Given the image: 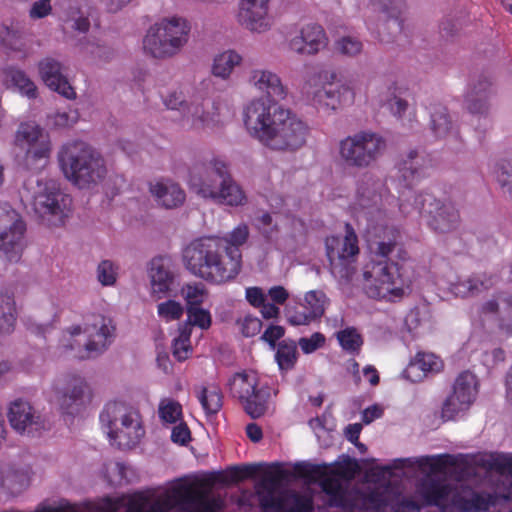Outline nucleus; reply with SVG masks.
<instances>
[{"instance_id": "obj_1", "label": "nucleus", "mask_w": 512, "mask_h": 512, "mask_svg": "<svg viewBox=\"0 0 512 512\" xmlns=\"http://www.w3.org/2000/svg\"><path fill=\"white\" fill-rule=\"evenodd\" d=\"M242 120L247 134L273 151L294 152L309 136V126L291 110L254 98L243 108Z\"/></svg>"}, {"instance_id": "obj_2", "label": "nucleus", "mask_w": 512, "mask_h": 512, "mask_svg": "<svg viewBox=\"0 0 512 512\" xmlns=\"http://www.w3.org/2000/svg\"><path fill=\"white\" fill-rule=\"evenodd\" d=\"M305 474L310 480L320 484L330 506L354 512L378 510L387 505L388 486L367 484L362 488L348 490L345 484L353 476V472L346 465H308Z\"/></svg>"}, {"instance_id": "obj_3", "label": "nucleus", "mask_w": 512, "mask_h": 512, "mask_svg": "<svg viewBox=\"0 0 512 512\" xmlns=\"http://www.w3.org/2000/svg\"><path fill=\"white\" fill-rule=\"evenodd\" d=\"M186 268L202 279L222 283L235 278L241 269L242 254L236 248L224 252L218 237L194 240L183 251Z\"/></svg>"}, {"instance_id": "obj_4", "label": "nucleus", "mask_w": 512, "mask_h": 512, "mask_svg": "<svg viewBox=\"0 0 512 512\" xmlns=\"http://www.w3.org/2000/svg\"><path fill=\"white\" fill-rule=\"evenodd\" d=\"M113 320L100 313L84 318L82 324H73L66 328L59 340L61 355L84 360L102 354L115 338Z\"/></svg>"}, {"instance_id": "obj_5", "label": "nucleus", "mask_w": 512, "mask_h": 512, "mask_svg": "<svg viewBox=\"0 0 512 512\" xmlns=\"http://www.w3.org/2000/svg\"><path fill=\"white\" fill-rule=\"evenodd\" d=\"M186 182L191 192L216 204L237 207L247 202L245 192L220 160L194 165L189 170Z\"/></svg>"}, {"instance_id": "obj_6", "label": "nucleus", "mask_w": 512, "mask_h": 512, "mask_svg": "<svg viewBox=\"0 0 512 512\" xmlns=\"http://www.w3.org/2000/svg\"><path fill=\"white\" fill-rule=\"evenodd\" d=\"M416 280L414 267L409 263L388 260L370 261L363 268V289L378 300L397 301L411 292Z\"/></svg>"}, {"instance_id": "obj_7", "label": "nucleus", "mask_w": 512, "mask_h": 512, "mask_svg": "<svg viewBox=\"0 0 512 512\" xmlns=\"http://www.w3.org/2000/svg\"><path fill=\"white\" fill-rule=\"evenodd\" d=\"M58 161L66 179L81 189L102 183L108 174L103 157L83 141L63 144L58 152Z\"/></svg>"}, {"instance_id": "obj_8", "label": "nucleus", "mask_w": 512, "mask_h": 512, "mask_svg": "<svg viewBox=\"0 0 512 512\" xmlns=\"http://www.w3.org/2000/svg\"><path fill=\"white\" fill-rule=\"evenodd\" d=\"M191 24L180 15H168L156 20L146 31L142 46L144 52L157 60L178 55L188 44Z\"/></svg>"}, {"instance_id": "obj_9", "label": "nucleus", "mask_w": 512, "mask_h": 512, "mask_svg": "<svg viewBox=\"0 0 512 512\" xmlns=\"http://www.w3.org/2000/svg\"><path fill=\"white\" fill-rule=\"evenodd\" d=\"M99 420L111 444L119 448L135 447L145 435L139 410L124 401L108 402Z\"/></svg>"}, {"instance_id": "obj_10", "label": "nucleus", "mask_w": 512, "mask_h": 512, "mask_svg": "<svg viewBox=\"0 0 512 512\" xmlns=\"http://www.w3.org/2000/svg\"><path fill=\"white\" fill-rule=\"evenodd\" d=\"M161 98L167 109L180 112L182 126L187 130L202 132L219 126L218 116L211 111L209 102L205 99L188 101L181 87L167 90Z\"/></svg>"}, {"instance_id": "obj_11", "label": "nucleus", "mask_w": 512, "mask_h": 512, "mask_svg": "<svg viewBox=\"0 0 512 512\" xmlns=\"http://www.w3.org/2000/svg\"><path fill=\"white\" fill-rule=\"evenodd\" d=\"M71 199L64 194L57 181L37 180L33 207L42 223L48 227L63 226L70 214Z\"/></svg>"}, {"instance_id": "obj_12", "label": "nucleus", "mask_w": 512, "mask_h": 512, "mask_svg": "<svg viewBox=\"0 0 512 512\" xmlns=\"http://www.w3.org/2000/svg\"><path fill=\"white\" fill-rule=\"evenodd\" d=\"M386 140L373 131H360L339 142V157L348 166L368 168L384 153Z\"/></svg>"}, {"instance_id": "obj_13", "label": "nucleus", "mask_w": 512, "mask_h": 512, "mask_svg": "<svg viewBox=\"0 0 512 512\" xmlns=\"http://www.w3.org/2000/svg\"><path fill=\"white\" fill-rule=\"evenodd\" d=\"M13 144L25 152V165L38 169L47 165L53 144L49 133L36 121L26 120L18 124Z\"/></svg>"}, {"instance_id": "obj_14", "label": "nucleus", "mask_w": 512, "mask_h": 512, "mask_svg": "<svg viewBox=\"0 0 512 512\" xmlns=\"http://www.w3.org/2000/svg\"><path fill=\"white\" fill-rule=\"evenodd\" d=\"M320 77V75L309 77L301 87L303 97L319 112L332 115L344 105L353 102L355 92L351 83H342L334 89L326 88L320 85Z\"/></svg>"}, {"instance_id": "obj_15", "label": "nucleus", "mask_w": 512, "mask_h": 512, "mask_svg": "<svg viewBox=\"0 0 512 512\" xmlns=\"http://www.w3.org/2000/svg\"><path fill=\"white\" fill-rule=\"evenodd\" d=\"M62 383L65 385L64 389L61 387V381L52 386L50 401L55 403L64 415L81 414L93 398L90 385L83 377L75 374L66 376Z\"/></svg>"}, {"instance_id": "obj_16", "label": "nucleus", "mask_w": 512, "mask_h": 512, "mask_svg": "<svg viewBox=\"0 0 512 512\" xmlns=\"http://www.w3.org/2000/svg\"><path fill=\"white\" fill-rule=\"evenodd\" d=\"M472 323L487 333L512 337V298L506 294H497L485 301L473 315Z\"/></svg>"}, {"instance_id": "obj_17", "label": "nucleus", "mask_w": 512, "mask_h": 512, "mask_svg": "<svg viewBox=\"0 0 512 512\" xmlns=\"http://www.w3.org/2000/svg\"><path fill=\"white\" fill-rule=\"evenodd\" d=\"M230 394L237 398L245 411L252 417L262 416L267 409V399L263 388L259 387L258 374L253 370H243L233 374L227 381Z\"/></svg>"}, {"instance_id": "obj_18", "label": "nucleus", "mask_w": 512, "mask_h": 512, "mask_svg": "<svg viewBox=\"0 0 512 512\" xmlns=\"http://www.w3.org/2000/svg\"><path fill=\"white\" fill-rule=\"evenodd\" d=\"M26 224L8 203H0V251L8 261L18 262L26 246Z\"/></svg>"}, {"instance_id": "obj_19", "label": "nucleus", "mask_w": 512, "mask_h": 512, "mask_svg": "<svg viewBox=\"0 0 512 512\" xmlns=\"http://www.w3.org/2000/svg\"><path fill=\"white\" fill-rule=\"evenodd\" d=\"M357 243V236L350 224L345 225L343 237L331 236L326 239L327 256L335 277L345 280L351 278L354 273L352 260L359 252Z\"/></svg>"}, {"instance_id": "obj_20", "label": "nucleus", "mask_w": 512, "mask_h": 512, "mask_svg": "<svg viewBox=\"0 0 512 512\" xmlns=\"http://www.w3.org/2000/svg\"><path fill=\"white\" fill-rule=\"evenodd\" d=\"M278 477L265 479L257 487L259 502L264 509L277 512H311V499L295 493L283 494L278 489Z\"/></svg>"}, {"instance_id": "obj_21", "label": "nucleus", "mask_w": 512, "mask_h": 512, "mask_svg": "<svg viewBox=\"0 0 512 512\" xmlns=\"http://www.w3.org/2000/svg\"><path fill=\"white\" fill-rule=\"evenodd\" d=\"M495 282V278L486 273L472 274L459 280L455 271L448 266L435 276V284L439 289L461 298L477 296L492 288Z\"/></svg>"}, {"instance_id": "obj_22", "label": "nucleus", "mask_w": 512, "mask_h": 512, "mask_svg": "<svg viewBox=\"0 0 512 512\" xmlns=\"http://www.w3.org/2000/svg\"><path fill=\"white\" fill-rule=\"evenodd\" d=\"M387 199L388 192L380 181L370 178L367 182L359 184L353 210L355 213L363 214L369 222V233L377 235V228L373 225V218L382 219Z\"/></svg>"}, {"instance_id": "obj_23", "label": "nucleus", "mask_w": 512, "mask_h": 512, "mask_svg": "<svg viewBox=\"0 0 512 512\" xmlns=\"http://www.w3.org/2000/svg\"><path fill=\"white\" fill-rule=\"evenodd\" d=\"M329 38L325 29L317 23H306L290 33L285 42L287 50L298 56H315L325 50Z\"/></svg>"}, {"instance_id": "obj_24", "label": "nucleus", "mask_w": 512, "mask_h": 512, "mask_svg": "<svg viewBox=\"0 0 512 512\" xmlns=\"http://www.w3.org/2000/svg\"><path fill=\"white\" fill-rule=\"evenodd\" d=\"M403 7L402 0H370L369 9L373 13H378V19L377 23L368 20V29L376 33L381 40L400 33Z\"/></svg>"}, {"instance_id": "obj_25", "label": "nucleus", "mask_w": 512, "mask_h": 512, "mask_svg": "<svg viewBox=\"0 0 512 512\" xmlns=\"http://www.w3.org/2000/svg\"><path fill=\"white\" fill-rule=\"evenodd\" d=\"M476 376L471 372L461 373L455 380L453 391L443 405V417L454 419L470 408L478 393Z\"/></svg>"}, {"instance_id": "obj_26", "label": "nucleus", "mask_w": 512, "mask_h": 512, "mask_svg": "<svg viewBox=\"0 0 512 512\" xmlns=\"http://www.w3.org/2000/svg\"><path fill=\"white\" fill-rule=\"evenodd\" d=\"M270 0H239L238 21L252 33L268 32L273 26Z\"/></svg>"}, {"instance_id": "obj_27", "label": "nucleus", "mask_w": 512, "mask_h": 512, "mask_svg": "<svg viewBox=\"0 0 512 512\" xmlns=\"http://www.w3.org/2000/svg\"><path fill=\"white\" fill-rule=\"evenodd\" d=\"M37 70L40 79L49 89L69 100L76 98V92L64 75L63 65L59 60L50 56L44 57L37 63Z\"/></svg>"}, {"instance_id": "obj_28", "label": "nucleus", "mask_w": 512, "mask_h": 512, "mask_svg": "<svg viewBox=\"0 0 512 512\" xmlns=\"http://www.w3.org/2000/svg\"><path fill=\"white\" fill-rule=\"evenodd\" d=\"M7 416L11 427L20 434L32 435L43 427L40 414L23 399L10 403Z\"/></svg>"}, {"instance_id": "obj_29", "label": "nucleus", "mask_w": 512, "mask_h": 512, "mask_svg": "<svg viewBox=\"0 0 512 512\" xmlns=\"http://www.w3.org/2000/svg\"><path fill=\"white\" fill-rule=\"evenodd\" d=\"M436 207L437 199L429 192L406 188L399 193L398 209L405 217L420 216L424 220Z\"/></svg>"}, {"instance_id": "obj_30", "label": "nucleus", "mask_w": 512, "mask_h": 512, "mask_svg": "<svg viewBox=\"0 0 512 512\" xmlns=\"http://www.w3.org/2000/svg\"><path fill=\"white\" fill-rule=\"evenodd\" d=\"M327 304L328 298L323 291H308L301 303L305 311H287V320L293 326L309 325L323 316Z\"/></svg>"}, {"instance_id": "obj_31", "label": "nucleus", "mask_w": 512, "mask_h": 512, "mask_svg": "<svg viewBox=\"0 0 512 512\" xmlns=\"http://www.w3.org/2000/svg\"><path fill=\"white\" fill-rule=\"evenodd\" d=\"M149 192L156 204L165 209L181 207L186 200V192L171 178H159L149 183Z\"/></svg>"}, {"instance_id": "obj_32", "label": "nucleus", "mask_w": 512, "mask_h": 512, "mask_svg": "<svg viewBox=\"0 0 512 512\" xmlns=\"http://www.w3.org/2000/svg\"><path fill=\"white\" fill-rule=\"evenodd\" d=\"M248 82L251 87L264 93L268 98L284 100L288 88L281 77L270 69L256 68L250 71Z\"/></svg>"}, {"instance_id": "obj_33", "label": "nucleus", "mask_w": 512, "mask_h": 512, "mask_svg": "<svg viewBox=\"0 0 512 512\" xmlns=\"http://www.w3.org/2000/svg\"><path fill=\"white\" fill-rule=\"evenodd\" d=\"M459 214L451 203L437 199V207L431 213H427L424 222L429 229L437 234H445L453 231L458 224Z\"/></svg>"}, {"instance_id": "obj_34", "label": "nucleus", "mask_w": 512, "mask_h": 512, "mask_svg": "<svg viewBox=\"0 0 512 512\" xmlns=\"http://www.w3.org/2000/svg\"><path fill=\"white\" fill-rule=\"evenodd\" d=\"M431 161L417 150L408 151L398 163L400 177L409 185L419 181L428 174Z\"/></svg>"}, {"instance_id": "obj_35", "label": "nucleus", "mask_w": 512, "mask_h": 512, "mask_svg": "<svg viewBox=\"0 0 512 512\" xmlns=\"http://www.w3.org/2000/svg\"><path fill=\"white\" fill-rule=\"evenodd\" d=\"M443 369V361L434 353L418 352L405 370L406 377L419 382L429 374L439 373Z\"/></svg>"}, {"instance_id": "obj_36", "label": "nucleus", "mask_w": 512, "mask_h": 512, "mask_svg": "<svg viewBox=\"0 0 512 512\" xmlns=\"http://www.w3.org/2000/svg\"><path fill=\"white\" fill-rule=\"evenodd\" d=\"M151 294L157 299L164 298L174 281V275L165 259L156 258L151 261L149 269Z\"/></svg>"}, {"instance_id": "obj_37", "label": "nucleus", "mask_w": 512, "mask_h": 512, "mask_svg": "<svg viewBox=\"0 0 512 512\" xmlns=\"http://www.w3.org/2000/svg\"><path fill=\"white\" fill-rule=\"evenodd\" d=\"M3 85L29 99L37 97V86L32 79L20 68L8 66L2 70Z\"/></svg>"}, {"instance_id": "obj_38", "label": "nucleus", "mask_w": 512, "mask_h": 512, "mask_svg": "<svg viewBox=\"0 0 512 512\" xmlns=\"http://www.w3.org/2000/svg\"><path fill=\"white\" fill-rule=\"evenodd\" d=\"M429 128L437 139H446L457 134V127L447 107L435 104L430 110Z\"/></svg>"}, {"instance_id": "obj_39", "label": "nucleus", "mask_w": 512, "mask_h": 512, "mask_svg": "<svg viewBox=\"0 0 512 512\" xmlns=\"http://www.w3.org/2000/svg\"><path fill=\"white\" fill-rule=\"evenodd\" d=\"M242 56L235 50H225L215 55L211 66V73L216 78L228 80L234 69L241 65Z\"/></svg>"}, {"instance_id": "obj_40", "label": "nucleus", "mask_w": 512, "mask_h": 512, "mask_svg": "<svg viewBox=\"0 0 512 512\" xmlns=\"http://www.w3.org/2000/svg\"><path fill=\"white\" fill-rule=\"evenodd\" d=\"M17 309L13 294L8 290L0 291V334H11L16 326Z\"/></svg>"}, {"instance_id": "obj_41", "label": "nucleus", "mask_w": 512, "mask_h": 512, "mask_svg": "<svg viewBox=\"0 0 512 512\" xmlns=\"http://www.w3.org/2000/svg\"><path fill=\"white\" fill-rule=\"evenodd\" d=\"M0 43L7 49L28 56L27 45L23 33L14 23H0Z\"/></svg>"}, {"instance_id": "obj_42", "label": "nucleus", "mask_w": 512, "mask_h": 512, "mask_svg": "<svg viewBox=\"0 0 512 512\" xmlns=\"http://www.w3.org/2000/svg\"><path fill=\"white\" fill-rule=\"evenodd\" d=\"M452 457L449 455L421 456L399 460L408 466H415L428 475L442 472L448 464H451Z\"/></svg>"}, {"instance_id": "obj_43", "label": "nucleus", "mask_w": 512, "mask_h": 512, "mask_svg": "<svg viewBox=\"0 0 512 512\" xmlns=\"http://www.w3.org/2000/svg\"><path fill=\"white\" fill-rule=\"evenodd\" d=\"M191 333L192 328L188 324H181L179 326L178 335L172 342V352L178 361H184L192 354Z\"/></svg>"}, {"instance_id": "obj_44", "label": "nucleus", "mask_w": 512, "mask_h": 512, "mask_svg": "<svg viewBox=\"0 0 512 512\" xmlns=\"http://www.w3.org/2000/svg\"><path fill=\"white\" fill-rule=\"evenodd\" d=\"M158 416L164 425L177 424L183 420L182 405L175 399L162 398L158 405Z\"/></svg>"}, {"instance_id": "obj_45", "label": "nucleus", "mask_w": 512, "mask_h": 512, "mask_svg": "<svg viewBox=\"0 0 512 512\" xmlns=\"http://www.w3.org/2000/svg\"><path fill=\"white\" fill-rule=\"evenodd\" d=\"M80 118L79 111L74 108L67 110H58L47 115V125L56 130L69 129L78 123Z\"/></svg>"}, {"instance_id": "obj_46", "label": "nucleus", "mask_w": 512, "mask_h": 512, "mask_svg": "<svg viewBox=\"0 0 512 512\" xmlns=\"http://www.w3.org/2000/svg\"><path fill=\"white\" fill-rule=\"evenodd\" d=\"M120 276V266L110 259L101 260L96 267V279L104 287L116 285Z\"/></svg>"}, {"instance_id": "obj_47", "label": "nucleus", "mask_w": 512, "mask_h": 512, "mask_svg": "<svg viewBox=\"0 0 512 512\" xmlns=\"http://www.w3.org/2000/svg\"><path fill=\"white\" fill-rule=\"evenodd\" d=\"M275 360L281 371L292 369L297 361V346L292 341H282L279 343Z\"/></svg>"}, {"instance_id": "obj_48", "label": "nucleus", "mask_w": 512, "mask_h": 512, "mask_svg": "<svg viewBox=\"0 0 512 512\" xmlns=\"http://www.w3.org/2000/svg\"><path fill=\"white\" fill-rule=\"evenodd\" d=\"M197 397L208 415L216 414L222 407V396L217 387H203Z\"/></svg>"}, {"instance_id": "obj_49", "label": "nucleus", "mask_w": 512, "mask_h": 512, "mask_svg": "<svg viewBox=\"0 0 512 512\" xmlns=\"http://www.w3.org/2000/svg\"><path fill=\"white\" fill-rule=\"evenodd\" d=\"M180 293L186 302L187 309L200 307L208 297V292L202 283L186 284L181 288Z\"/></svg>"}, {"instance_id": "obj_50", "label": "nucleus", "mask_w": 512, "mask_h": 512, "mask_svg": "<svg viewBox=\"0 0 512 512\" xmlns=\"http://www.w3.org/2000/svg\"><path fill=\"white\" fill-rule=\"evenodd\" d=\"M383 105L398 120H403L410 110L408 101L397 94L395 89H389L386 97L383 99Z\"/></svg>"}, {"instance_id": "obj_51", "label": "nucleus", "mask_w": 512, "mask_h": 512, "mask_svg": "<svg viewBox=\"0 0 512 512\" xmlns=\"http://www.w3.org/2000/svg\"><path fill=\"white\" fill-rule=\"evenodd\" d=\"M493 175L502 193L512 199V164L507 161L496 163Z\"/></svg>"}, {"instance_id": "obj_52", "label": "nucleus", "mask_w": 512, "mask_h": 512, "mask_svg": "<svg viewBox=\"0 0 512 512\" xmlns=\"http://www.w3.org/2000/svg\"><path fill=\"white\" fill-rule=\"evenodd\" d=\"M335 51L345 57L355 58L363 51V43L357 37L343 36L335 41Z\"/></svg>"}, {"instance_id": "obj_53", "label": "nucleus", "mask_w": 512, "mask_h": 512, "mask_svg": "<svg viewBox=\"0 0 512 512\" xmlns=\"http://www.w3.org/2000/svg\"><path fill=\"white\" fill-rule=\"evenodd\" d=\"M249 236V230L247 225L240 224L235 227L226 237L219 238L224 245V252L227 255V251L236 248L240 251L239 247L243 245Z\"/></svg>"}, {"instance_id": "obj_54", "label": "nucleus", "mask_w": 512, "mask_h": 512, "mask_svg": "<svg viewBox=\"0 0 512 512\" xmlns=\"http://www.w3.org/2000/svg\"><path fill=\"white\" fill-rule=\"evenodd\" d=\"M63 21L69 28L80 34H86L91 26L89 18L82 15L77 7L71 8V11L64 16Z\"/></svg>"}, {"instance_id": "obj_55", "label": "nucleus", "mask_w": 512, "mask_h": 512, "mask_svg": "<svg viewBox=\"0 0 512 512\" xmlns=\"http://www.w3.org/2000/svg\"><path fill=\"white\" fill-rule=\"evenodd\" d=\"M337 339L341 347L349 352L360 349L363 344L361 335L354 328H346L337 333Z\"/></svg>"}, {"instance_id": "obj_56", "label": "nucleus", "mask_w": 512, "mask_h": 512, "mask_svg": "<svg viewBox=\"0 0 512 512\" xmlns=\"http://www.w3.org/2000/svg\"><path fill=\"white\" fill-rule=\"evenodd\" d=\"M183 312L182 304L175 300H167L157 305L158 316L166 322L180 319Z\"/></svg>"}, {"instance_id": "obj_57", "label": "nucleus", "mask_w": 512, "mask_h": 512, "mask_svg": "<svg viewBox=\"0 0 512 512\" xmlns=\"http://www.w3.org/2000/svg\"><path fill=\"white\" fill-rule=\"evenodd\" d=\"M212 318L209 310L201 307L187 309V322L191 328L197 326L202 330H206L211 326Z\"/></svg>"}, {"instance_id": "obj_58", "label": "nucleus", "mask_w": 512, "mask_h": 512, "mask_svg": "<svg viewBox=\"0 0 512 512\" xmlns=\"http://www.w3.org/2000/svg\"><path fill=\"white\" fill-rule=\"evenodd\" d=\"M52 0H35L32 2L28 16L31 20H40L52 14Z\"/></svg>"}, {"instance_id": "obj_59", "label": "nucleus", "mask_w": 512, "mask_h": 512, "mask_svg": "<svg viewBox=\"0 0 512 512\" xmlns=\"http://www.w3.org/2000/svg\"><path fill=\"white\" fill-rule=\"evenodd\" d=\"M467 110L477 116H487L490 111V103L485 97L469 95L466 100Z\"/></svg>"}, {"instance_id": "obj_60", "label": "nucleus", "mask_w": 512, "mask_h": 512, "mask_svg": "<svg viewBox=\"0 0 512 512\" xmlns=\"http://www.w3.org/2000/svg\"><path fill=\"white\" fill-rule=\"evenodd\" d=\"M325 342V337L321 333H314L310 337H302L298 344L305 354H310L319 349Z\"/></svg>"}, {"instance_id": "obj_61", "label": "nucleus", "mask_w": 512, "mask_h": 512, "mask_svg": "<svg viewBox=\"0 0 512 512\" xmlns=\"http://www.w3.org/2000/svg\"><path fill=\"white\" fill-rule=\"evenodd\" d=\"M171 432L172 442L179 445H186L191 440V433L187 424L182 420L177 424H173Z\"/></svg>"}, {"instance_id": "obj_62", "label": "nucleus", "mask_w": 512, "mask_h": 512, "mask_svg": "<svg viewBox=\"0 0 512 512\" xmlns=\"http://www.w3.org/2000/svg\"><path fill=\"white\" fill-rule=\"evenodd\" d=\"M241 332L246 337H252L261 330L262 323L257 317L246 316L240 322Z\"/></svg>"}, {"instance_id": "obj_63", "label": "nucleus", "mask_w": 512, "mask_h": 512, "mask_svg": "<svg viewBox=\"0 0 512 512\" xmlns=\"http://www.w3.org/2000/svg\"><path fill=\"white\" fill-rule=\"evenodd\" d=\"M76 47L78 49V52L85 57L99 56V53L102 50V48L99 44L95 43L94 41H92L86 37L83 40H80L76 44Z\"/></svg>"}, {"instance_id": "obj_64", "label": "nucleus", "mask_w": 512, "mask_h": 512, "mask_svg": "<svg viewBox=\"0 0 512 512\" xmlns=\"http://www.w3.org/2000/svg\"><path fill=\"white\" fill-rule=\"evenodd\" d=\"M265 292L259 287H248L245 291L246 300L253 307L259 308L266 301Z\"/></svg>"}]
</instances>
